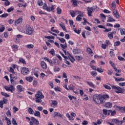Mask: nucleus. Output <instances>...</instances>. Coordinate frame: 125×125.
<instances>
[{"label": "nucleus", "mask_w": 125, "mask_h": 125, "mask_svg": "<svg viewBox=\"0 0 125 125\" xmlns=\"http://www.w3.org/2000/svg\"><path fill=\"white\" fill-rule=\"evenodd\" d=\"M13 10H14V8L10 7L7 9V11L9 13L11 12V11H13Z\"/></svg>", "instance_id": "nucleus-53"}, {"label": "nucleus", "mask_w": 125, "mask_h": 125, "mask_svg": "<svg viewBox=\"0 0 125 125\" xmlns=\"http://www.w3.org/2000/svg\"><path fill=\"white\" fill-rule=\"evenodd\" d=\"M29 69L26 67H23L21 70V73L22 75H28V73H29Z\"/></svg>", "instance_id": "nucleus-8"}, {"label": "nucleus", "mask_w": 125, "mask_h": 125, "mask_svg": "<svg viewBox=\"0 0 125 125\" xmlns=\"http://www.w3.org/2000/svg\"><path fill=\"white\" fill-rule=\"evenodd\" d=\"M110 98V97L108 95H103L101 96H100V99L102 102V104H103V103H105V100H106V99H109Z\"/></svg>", "instance_id": "nucleus-4"}, {"label": "nucleus", "mask_w": 125, "mask_h": 125, "mask_svg": "<svg viewBox=\"0 0 125 125\" xmlns=\"http://www.w3.org/2000/svg\"><path fill=\"white\" fill-rule=\"evenodd\" d=\"M68 59H69V60H70L71 62H72V63H74L75 61V59H74V58H73V56H71L70 58H69Z\"/></svg>", "instance_id": "nucleus-55"}, {"label": "nucleus", "mask_w": 125, "mask_h": 125, "mask_svg": "<svg viewBox=\"0 0 125 125\" xmlns=\"http://www.w3.org/2000/svg\"><path fill=\"white\" fill-rule=\"evenodd\" d=\"M70 15L72 17H75V16L76 15V13L75 12V11L70 12Z\"/></svg>", "instance_id": "nucleus-57"}, {"label": "nucleus", "mask_w": 125, "mask_h": 125, "mask_svg": "<svg viewBox=\"0 0 125 125\" xmlns=\"http://www.w3.org/2000/svg\"><path fill=\"white\" fill-rule=\"evenodd\" d=\"M114 70H115V72H116V73H121L122 72V70H119L116 68V67L114 68Z\"/></svg>", "instance_id": "nucleus-61"}, {"label": "nucleus", "mask_w": 125, "mask_h": 125, "mask_svg": "<svg viewBox=\"0 0 125 125\" xmlns=\"http://www.w3.org/2000/svg\"><path fill=\"white\" fill-rule=\"evenodd\" d=\"M96 8H94L93 7H87V11H88V16H92L91 14H92L93 12H94V10H95Z\"/></svg>", "instance_id": "nucleus-6"}, {"label": "nucleus", "mask_w": 125, "mask_h": 125, "mask_svg": "<svg viewBox=\"0 0 125 125\" xmlns=\"http://www.w3.org/2000/svg\"><path fill=\"white\" fill-rule=\"evenodd\" d=\"M59 40L61 42H62V43H64V42H66V40H65V39H64V38H59Z\"/></svg>", "instance_id": "nucleus-47"}, {"label": "nucleus", "mask_w": 125, "mask_h": 125, "mask_svg": "<svg viewBox=\"0 0 125 125\" xmlns=\"http://www.w3.org/2000/svg\"><path fill=\"white\" fill-rule=\"evenodd\" d=\"M97 72H99V73H103L104 70L102 69V68H99L97 69Z\"/></svg>", "instance_id": "nucleus-56"}, {"label": "nucleus", "mask_w": 125, "mask_h": 125, "mask_svg": "<svg viewBox=\"0 0 125 125\" xmlns=\"http://www.w3.org/2000/svg\"><path fill=\"white\" fill-rule=\"evenodd\" d=\"M74 12L75 13V14H76L77 15V14H83V12L79 10H76L75 11H74Z\"/></svg>", "instance_id": "nucleus-52"}, {"label": "nucleus", "mask_w": 125, "mask_h": 125, "mask_svg": "<svg viewBox=\"0 0 125 125\" xmlns=\"http://www.w3.org/2000/svg\"><path fill=\"white\" fill-rule=\"evenodd\" d=\"M19 62L22 63V64H26V61H25V60L22 58L20 59Z\"/></svg>", "instance_id": "nucleus-51"}, {"label": "nucleus", "mask_w": 125, "mask_h": 125, "mask_svg": "<svg viewBox=\"0 0 125 125\" xmlns=\"http://www.w3.org/2000/svg\"><path fill=\"white\" fill-rule=\"evenodd\" d=\"M108 112H109V113H111V116H115V115H116V110H114L112 111V110H108Z\"/></svg>", "instance_id": "nucleus-27"}, {"label": "nucleus", "mask_w": 125, "mask_h": 125, "mask_svg": "<svg viewBox=\"0 0 125 125\" xmlns=\"http://www.w3.org/2000/svg\"><path fill=\"white\" fill-rule=\"evenodd\" d=\"M12 124L14 125H17V123L16 122V120L14 118H12Z\"/></svg>", "instance_id": "nucleus-59"}, {"label": "nucleus", "mask_w": 125, "mask_h": 125, "mask_svg": "<svg viewBox=\"0 0 125 125\" xmlns=\"http://www.w3.org/2000/svg\"><path fill=\"white\" fill-rule=\"evenodd\" d=\"M26 81H28L30 83L33 82V77H26L25 78Z\"/></svg>", "instance_id": "nucleus-26"}, {"label": "nucleus", "mask_w": 125, "mask_h": 125, "mask_svg": "<svg viewBox=\"0 0 125 125\" xmlns=\"http://www.w3.org/2000/svg\"><path fill=\"white\" fill-rule=\"evenodd\" d=\"M54 71V72H59V71H60V68H59V67L55 66Z\"/></svg>", "instance_id": "nucleus-46"}, {"label": "nucleus", "mask_w": 125, "mask_h": 125, "mask_svg": "<svg viewBox=\"0 0 125 125\" xmlns=\"http://www.w3.org/2000/svg\"><path fill=\"white\" fill-rule=\"evenodd\" d=\"M118 60H120V61H125V59L121 57V56H119L118 57Z\"/></svg>", "instance_id": "nucleus-44"}, {"label": "nucleus", "mask_w": 125, "mask_h": 125, "mask_svg": "<svg viewBox=\"0 0 125 125\" xmlns=\"http://www.w3.org/2000/svg\"><path fill=\"white\" fill-rule=\"evenodd\" d=\"M34 116L41 118V113L39 111H35L34 112Z\"/></svg>", "instance_id": "nucleus-21"}, {"label": "nucleus", "mask_w": 125, "mask_h": 125, "mask_svg": "<svg viewBox=\"0 0 125 125\" xmlns=\"http://www.w3.org/2000/svg\"><path fill=\"white\" fill-rule=\"evenodd\" d=\"M91 75L92 77H96V76H97V73H96V71H91Z\"/></svg>", "instance_id": "nucleus-38"}, {"label": "nucleus", "mask_w": 125, "mask_h": 125, "mask_svg": "<svg viewBox=\"0 0 125 125\" xmlns=\"http://www.w3.org/2000/svg\"><path fill=\"white\" fill-rule=\"evenodd\" d=\"M38 5L39 6H42L43 4V2H42V0H39L38 1Z\"/></svg>", "instance_id": "nucleus-37"}, {"label": "nucleus", "mask_w": 125, "mask_h": 125, "mask_svg": "<svg viewBox=\"0 0 125 125\" xmlns=\"http://www.w3.org/2000/svg\"><path fill=\"white\" fill-rule=\"evenodd\" d=\"M75 58H76V60H78V61H80V60H83V57L80 56H75Z\"/></svg>", "instance_id": "nucleus-34"}, {"label": "nucleus", "mask_w": 125, "mask_h": 125, "mask_svg": "<svg viewBox=\"0 0 125 125\" xmlns=\"http://www.w3.org/2000/svg\"><path fill=\"white\" fill-rule=\"evenodd\" d=\"M113 13L116 18H117L118 19L120 18V16L119 15V14H118V11H117V10H113Z\"/></svg>", "instance_id": "nucleus-18"}, {"label": "nucleus", "mask_w": 125, "mask_h": 125, "mask_svg": "<svg viewBox=\"0 0 125 125\" xmlns=\"http://www.w3.org/2000/svg\"><path fill=\"white\" fill-rule=\"evenodd\" d=\"M17 89L20 91V92H22V91H24V87H23V86L21 85H19L17 86Z\"/></svg>", "instance_id": "nucleus-17"}, {"label": "nucleus", "mask_w": 125, "mask_h": 125, "mask_svg": "<svg viewBox=\"0 0 125 125\" xmlns=\"http://www.w3.org/2000/svg\"><path fill=\"white\" fill-rule=\"evenodd\" d=\"M87 52H88V53H89V54L93 53V52H92V50L89 47L87 48Z\"/></svg>", "instance_id": "nucleus-41"}, {"label": "nucleus", "mask_w": 125, "mask_h": 125, "mask_svg": "<svg viewBox=\"0 0 125 125\" xmlns=\"http://www.w3.org/2000/svg\"><path fill=\"white\" fill-rule=\"evenodd\" d=\"M1 95H3V96H5V97H10V96L9 95H8L6 93H4L3 92H1Z\"/></svg>", "instance_id": "nucleus-30"}, {"label": "nucleus", "mask_w": 125, "mask_h": 125, "mask_svg": "<svg viewBox=\"0 0 125 125\" xmlns=\"http://www.w3.org/2000/svg\"><path fill=\"white\" fill-rule=\"evenodd\" d=\"M51 101L52 103L50 104L51 106H52V108H56L58 104V102H57V101L54 100H52Z\"/></svg>", "instance_id": "nucleus-9"}, {"label": "nucleus", "mask_w": 125, "mask_h": 125, "mask_svg": "<svg viewBox=\"0 0 125 125\" xmlns=\"http://www.w3.org/2000/svg\"><path fill=\"white\" fill-rule=\"evenodd\" d=\"M121 44V42L120 41H117L114 42V46H119Z\"/></svg>", "instance_id": "nucleus-48"}, {"label": "nucleus", "mask_w": 125, "mask_h": 125, "mask_svg": "<svg viewBox=\"0 0 125 125\" xmlns=\"http://www.w3.org/2000/svg\"><path fill=\"white\" fill-rule=\"evenodd\" d=\"M34 32V29L30 26H27L26 28V34L27 35H32Z\"/></svg>", "instance_id": "nucleus-5"}, {"label": "nucleus", "mask_w": 125, "mask_h": 125, "mask_svg": "<svg viewBox=\"0 0 125 125\" xmlns=\"http://www.w3.org/2000/svg\"><path fill=\"white\" fill-rule=\"evenodd\" d=\"M46 10L47 11H48L49 12H50V11H54V6L52 5L51 7L47 6L45 8Z\"/></svg>", "instance_id": "nucleus-13"}, {"label": "nucleus", "mask_w": 125, "mask_h": 125, "mask_svg": "<svg viewBox=\"0 0 125 125\" xmlns=\"http://www.w3.org/2000/svg\"><path fill=\"white\" fill-rule=\"evenodd\" d=\"M45 39H48V40H50V39L52 40H54L55 39V37L53 36H45Z\"/></svg>", "instance_id": "nucleus-35"}, {"label": "nucleus", "mask_w": 125, "mask_h": 125, "mask_svg": "<svg viewBox=\"0 0 125 125\" xmlns=\"http://www.w3.org/2000/svg\"><path fill=\"white\" fill-rule=\"evenodd\" d=\"M112 106H113V104L110 102H107L104 104V107H105V108H112Z\"/></svg>", "instance_id": "nucleus-12"}, {"label": "nucleus", "mask_w": 125, "mask_h": 125, "mask_svg": "<svg viewBox=\"0 0 125 125\" xmlns=\"http://www.w3.org/2000/svg\"><path fill=\"white\" fill-rule=\"evenodd\" d=\"M123 123H125V121H120L119 120H117V121L116 122V125H122V124H123Z\"/></svg>", "instance_id": "nucleus-36"}, {"label": "nucleus", "mask_w": 125, "mask_h": 125, "mask_svg": "<svg viewBox=\"0 0 125 125\" xmlns=\"http://www.w3.org/2000/svg\"><path fill=\"white\" fill-rule=\"evenodd\" d=\"M114 79L116 82H124V81H125V78H120L119 79H118L115 77Z\"/></svg>", "instance_id": "nucleus-22"}, {"label": "nucleus", "mask_w": 125, "mask_h": 125, "mask_svg": "<svg viewBox=\"0 0 125 125\" xmlns=\"http://www.w3.org/2000/svg\"><path fill=\"white\" fill-rule=\"evenodd\" d=\"M88 122H87V121L85 120L83 121L82 123V125H88Z\"/></svg>", "instance_id": "nucleus-64"}, {"label": "nucleus", "mask_w": 125, "mask_h": 125, "mask_svg": "<svg viewBox=\"0 0 125 125\" xmlns=\"http://www.w3.org/2000/svg\"><path fill=\"white\" fill-rule=\"evenodd\" d=\"M42 98H44V96L42 95V92L41 91L37 92V93L35 94V102L36 103H42Z\"/></svg>", "instance_id": "nucleus-1"}, {"label": "nucleus", "mask_w": 125, "mask_h": 125, "mask_svg": "<svg viewBox=\"0 0 125 125\" xmlns=\"http://www.w3.org/2000/svg\"><path fill=\"white\" fill-rule=\"evenodd\" d=\"M103 86H104V88H105V89H109V90H111V87L108 85L104 84Z\"/></svg>", "instance_id": "nucleus-28"}, {"label": "nucleus", "mask_w": 125, "mask_h": 125, "mask_svg": "<svg viewBox=\"0 0 125 125\" xmlns=\"http://www.w3.org/2000/svg\"><path fill=\"white\" fill-rule=\"evenodd\" d=\"M7 117H11V113H10V110H8L7 112L6 113Z\"/></svg>", "instance_id": "nucleus-54"}, {"label": "nucleus", "mask_w": 125, "mask_h": 125, "mask_svg": "<svg viewBox=\"0 0 125 125\" xmlns=\"http://www.w3.org/2000/svg\"><path fill=\"white\" fill-rule=\"evenodd\" d=\"M81 17H83V14H79L77 16V17L76 18V21H82V19H83Z\"/></svg>", "instance_id": "nucleus-15"}, {"label": "nucleus", "mask_w": 125, "mask_h": 125, "mask_svg": "<svg viewBox=\"0 0 125 125\" xmlns=\"http://www.w3.org/2000/svg\"><path fill=\"white\" fill-rule=\"evenodd\" d=\"M60 27L62 28V30L64 31V32H67V29H66V27H65V25H64V23L63 22H62V23L60 24Z\"/></svg>", "instance_id": "nucleus-20"}, {"label": "nucleus", "mask_w": 125, "mask_h": 125, "mask_svg": "<svg viewBox=\"0 0 125 125\" xmlns=\"http://www.w3.org/2000/svg\"><path fill=\"white\" fill-rule=\"evenodd\" d=\"M57 13L58 14H61L62 13V10L59 7L57 8Z\"/></svg>", "instance_id": "nucleus-33"}, {"label": "nucleus", "mask_w": 125, "mask_h": 125, "mask_svg": "<svg viewBox=\"0 0 125 125\" xmlns=\"http://www.w3.org/2000/svg\"><path fill=\"white\" fill-rule=\"evenodd\" d=\"M28 112H29V114H34V110H33V109H32L30 107H29L28 108Z\"/></svg>", "instance_id": "nucleus-49"}, {"label": "nucleus", "mask_w": 125, "mask_h": 125, "mask_svg": "<svg viewBox=\"0 0 125 125\" xmlns=\"http://www.w3.org/2000/svg\"><path fill=\"white\" fill-rule=\"evenodd\" d=\"M49 53L51 54V55H53V56H54V55H55V51L54 49H52L51 51H49Z\"/></svg>", "instance_id": "nucleus-29"}, {"label": "nucleus", "mask_w": 125, "mask_h": 125, "mask_svg": "<svg viewBox=\"0 0 125 125\" xmlns=\"http://www.w3.org/2000/svg\"><path fill=\"white\" fill-rule=\"evenodd\" d=\"M23 22V20L21 18H20L15 21V25H16V24H22Z\"/></svg>", "instance_id": "nucleus-16"}, {"label": "nucleus", "mask_w": 125, "mask_h": 125, "mask_svg": "<svg viewBox=\"0 0 125 125\" xmlns=\"http://www.w3.org/2000/svg\"><path fill=\"white\" fill-rule=\"evenodd\" d=\"M103 111L104 115H107V113L109 112V110H107V109H103Z\"/></svg>", "instance_id": "nucleus-60"}, {"label": "nucleus", "mask_w": 125, "mask_h": 125, "mask_svg": "<svg viewBox=\"0 0 125 125\" xmlns=\"http://www.w3.org/2000/svg\"><path fill=\"white\" fill-rule=\"evenodd\" d=\"M5 89L6 91H11V92H13V90H14V86L13 85H11L9 87L5 86H4Z\"/></svg>", "instance_id": "nucleus-7"}, {"label": "nucleus", "mask_w": 125, "mask_h": 125, "mask_svg": "<svg viewBox=\"0 0 125 125\" xmlns=\"http://www.w3.org/2000/svg\"><path fill=\"white\" fill-rule=\"evenodd\" d=\"M120 33H121V35H122V36H125V28L121 29V30H120Z\"/></svg>", "instance_id": "nucleus-32"}, {"label": "nucleus", "mask_w": 125, "mask_h": 125, "mask_svg": "<svg viewBox=\"0 0 125 125\" xmlns=\"http://www.w3.org/2000/svg\"><path fill=\"white\" fill-rule=\"evenodd\" d=\"M115 21H116V20H115V19H114L113 18H112V17H110L108 18L107 22H113Z\"/></svg>", "instance_id": "nucleus-25"}, {"label": "nucleus", "mask_w": 125, "mask_h": 125, "mask_svg": "<svg viewBox=\"0 0 125 125\" xmlns=\"http://www.w3.org/2000/svg\"><path fill=\"white\" fill-rule=\"evenodd\" d=\"M27 48L31 49V48H34V45L32 44H29L26 45Z\"/></svg>", "instance_id": "nucleus-39"}, {"label": "nucleus", "mask_w": 125, "mask_h": 125, "mask_svg": "<svg viewBox=\"0 0 125 125\" xmlns=\"http://www.w3.org/2000/svg\"><path fill=\"white\" fill-rule=\"evenodd\" d=\"M113 35H114V32H109L108 33V37L110 40H112V39H113Z\"/></svg>", "instance_id": "nucleus-24"}, {"label": "nucleus", "mask_w": 125, "mask_h": 125, "mask_svg": "<svg viewBox=\"0 0 125 125\" xmlns=\"http://www.w3.org/2000/svg\"><path fill=\"white\" fill-rule=\"evenodd\" d=\"M93 98V101H94V102L97 103V104H102V102H101L100 97L98 96V95H94Z\"/></svg>", "instance_id": "nucleus-3"}, {"label": "nucleus", "mask_w": 125, "mask_h": 125, "mask_svg": "<svg viewBox=\"0 0 125 125\" xmlns=\"http://www.w3.org/2000/svg\"><path fill=\"white\" fill-rule=\"evenodd\" d=\"M7 16H8V14L5 13L0 15V17H1V18H5V17H7Z\"/></svg>", "instance_id": "nucleus-45"}, {"label": "nucleus", "mask_w": 125, "mask_h": 125, "mask_svg": "<svg viewBox=\"0 0 125 125\" xmlns=\"http://www.w3.org/2000/svg\"><path fill=\"white\" fill-rule=\"evenodd\" d=\"M31 120L32 121L33 124H34L35 125H40V122H39V121L36 119L34 117H31Z\"/></svg>", "instance_id": "nucleus-14"}, {"label": "nucleus", "mask_w": 125, "mask_h": 125, "mask_svg": "<svg viewBox=\"0 0 125 125\" xmlns=\"http://www.w3.org/2000/svg\"><path fill=\"white\" fill-rule=\"evenodd\" d=\"M86 83L91 87H92L93 88H95V85H94V84H93V83H92V82L86 81Z\"/></svg>", "instance_id": "nucleus-19"}, {"label": "nucleus", "mask_w": 125, "mask_h": 125, "mask_svg": "<svg viewBox=\"0 0 125 125\" xmlns=\"http://www.w3.org/2000/svg\"><path fill=\"white\" fill-rule=\"evenodd\" d=\"M41 67H42V69L44 70H46V69L47 68V65H46V63L44 61H42L41 63Z\"/></svg>", "instance_id": "nucleus-10"}, {"label": "nucleus", "mask_w": 125, "mask_h": 125, "mask_svg": "<svg viewBox=\"0 0 125 125\" xmlns=\"http://www.w3.org/2000/svg\"><path fill=\"white\" fill-rule=\"evenodd\" d=\"M109 63L112 66V67L113 68V69H115V68H116V65H115V63H114V62H113L110 61Z\"/></svg>", "instance_id": "nucleus-42"}, {"label": "nucleus", "mask_w": 125, "mask_h": 125, "mask_svg": "<svg viewBox=\"0 0 125 125\" xmlns=\"http://www.w3.org/2000/svg\"><path fill=\"white\" fill-rule=\"evenodd\" d=\"M111 87L112 89H115V92L116 93H124L125 91V88H121L120 86H116L114 85H111Z\"/></svg>", "instance_id": "nucleus-2"}, {"label": "nucleus", "mask_w": 125, "mask_h": 125, "mask_svg": "<svg viewBox=\"0 0 125 125\" xmlns=\"http://www.w3.org/2000/svg\"><path fill=\"white\" fill-rule=\"evenodd\" d=\"M4 25H2L1 27H0V32H2L5 30Z\"/></svg>", "instance_id": "nucleus-40"}, {"label": "nucleus", "mask_w": 125, "mask_h": 125, "mask_svg": "<svg viewBox=\"0 0 125 125\" xmlns=\"http://www.w3.org/2000/svg\"><path fill=\"white\" fill-rule=\"evenodd\" d=\"M56 117H62V115L60 114V113H58L57 112H54V115L53 116L54 118H55Z\"/></svg>", "instance_id": "nucleus-23"}, {"label": "nucleus", "mask_w": 125, "mask_h": 125, "mask_svg": "<svg viewBox=\"0 0 125 125\" xmlns=\"http://www.w3.org/2000/svg\"><path fill=\"white\" fill-rule=\"evenodd\" d=\"M119 109L122 112V113H125V107H118Z\"/></svg>", "instance_id": "nucleus-31"}, {"label": "nucleus", "mask_w": 125, "mask_h": 125, "mask_svg": "<svg viewBox=\"0 0 125 125\" xmlns=\"http://www.w3.org/2000/svg\"><path fill=\"white\" fill-rule=\"evenodd\" d=\"M119 86H125V82L119 83Z\"/></svg>", "instance_id": "nucleus-63"}, {"label": "nucleus", "mask_w": 125, "mask_h": 125, "mask_svg": "<svg viewBox=\"0 0 125 125\" xmlns=\"http://www.w3.org/2000/svg\"><path fill=\"white\" fill-rule=\"evenodd\" d=\"M10 81H11V83L12 84H13V85L16 84V82H15V81H14V80H13V79H11Z\"/></svg>", "instance_id": "nucleus-58"}, {"label": "nucleus", "mask_w": 125, "mask_h": 125, "mask_svg": "<svg viewBox=\"0 0 125 125\" xmlns=\"http://www.w3.org/2000/svg\"><path fill=\"white\" fill-rule=\"evenodd\" d=\"M3 103L4 104H7V99H5V98H3Z\"/></svg>", "instance_id": "nucleus-62"}, {"label": "nucleus", "mask_w": 125, "mask_h": 125, "mask_svg": "<svg viewBox=\"0 0 125 125\" xmlns=\"http://www.w3.org/2000/svg\"><path fill=\"white\" fill-rule=\"evenodd\" d=\"M44 60L50 63V66H53V61H52V60H51L50 59L44 57Z\"/></svg>", "instance_id": "nucleus-11"}, {"label": "nucleus", "mask_w": 125, "mask_h": 125, "mask_svg": "<svg viewBox=\"0 0 125 125\" xmlns=\"http://www.w3.org/2000/svg\"><path fill=\"white\" fill-rule=\"evenodd\" d=\"M111 50L112 51H110L109 52V54H110V56L112 57V56H115V53H114V49H111Z\"/></svg>", "instance_id": "nucleus-43"}, {"label": "nucleus", "mask_w": 125, "mask_h": 125, "mask_svg": "<svg viewBox=\"0 0 125 125\" xmlns=\"http://www.w3.org/2000/svg\"><path fill=\"white\" fill-rule=\"evenodd\" d=\"M73 5L75 6H77L78 5V2L76 0H72Z\"/></svg>", "instance_id": "nucleus-50"}]
</instances>
